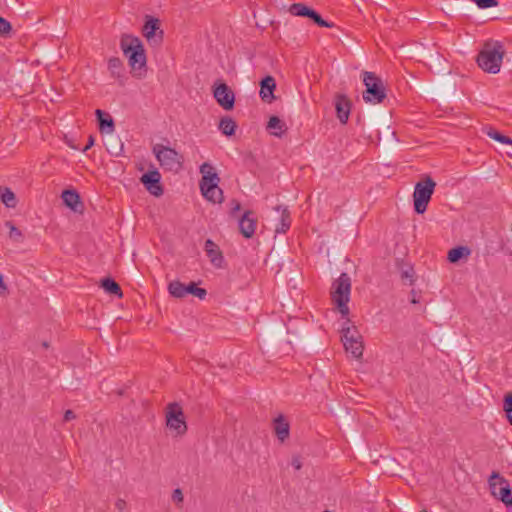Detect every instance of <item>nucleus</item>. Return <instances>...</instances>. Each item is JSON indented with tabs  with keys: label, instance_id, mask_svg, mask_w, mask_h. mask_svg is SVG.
<instances>
[{
	"label": "nucleus",
	"instance_id": "27",
	"mask_svg": "<svg viewBox=\"0 0 512 512\" xmlns=\"http://www.w3.org/2000/svg\"><path fill=\"white\" fill-rule=\"evenodd\" d=\"M186 285L175 280L168 284V292L174 298H183L186 296Z\"/></svg>",
	"mask_w": 512,
	"mask_h": 512
},
{
	"label": "nucleus",
	"instance_id": "26",
	"mask_svg": "<svg viewBox=\"0 0 512 512\" xmlns=\"http://www.w3.org/2000/svg\"><path fill=\"white\" fill-rule=\"evenodd\" d=\"M0 199L2 203L8 208H14L17 204L14 192L7 187L0 188Z\"/></svg>",
	"mask_w": 512,
	"mask_h": 512
},
{
	"label": "nucleus",
	"instance_id": "17",
	"mask_svg": "<svg viewBox=\"0 0 512 512\" xmlns=\"http://www.w3.org/2000/svg\"><path fill=\"white\" fill-rule=\"evenodd\" d=\"M273 430L277 439L283 443L290 436V424L285 417L280 414L273 420Z\"/></svg>",
	"mask_w": 512,
	"mask_h": 512
},
{
	"label": "nucleus",
	"instance_id": "48",
	"mask_svg": "<svg viewBox=\"0 0 512 512\" xmlns=\"http://www.w3.org/2000/svg\"><path fill=\"white\" fill-rule=\"evenodd\" d=\"M420 512H428L426 509L421 510Z\"/></svg>",
	"mask_w": 512,
	"mask_h": 512
},
{
	"label": "nucleus",
	"instance_id": "34",
	"mask_svg": "<svg viewBox=\"0 0 512 512\" xmlns=\"http://www.w3.org/2000/svg\"><path fill=\"white\" fill-rule=\"evenodd\" d=\"M503 408L509 423L512 425V393L505 395Z\"/></svg>",
	"mask_w": 512,
	"mask_h": 512
},
{
	"label": "nucleus",
	"instance_id": "38",
	"mask_svg": "<svg viewBox=\"0 0 512 512\" xmlns=\"http://www.w3.org/2000/svg\"><path fill=\"white\" fill-rule=\"evenodd\" d=\"M413 269H409V270H405L401 273V279L404 281V280H408L409 281V284L412 285L413 284Z\"/></svg>",
	"mask_w": 512,
	"mask_h": 512
},
{
	"label": "nucleus",
	"instance_id": "19",
	"mask_svg": "<svg viewBox=\"0 0 512 512\" xmlns=\"http://www.w3.org/2000/svg\"><path fill=\"white\" fill-rule=\"evenodd\" d=\"M275 210L279 213V223L276 225V233H286L291 226V215L287 206H277Z\"/></svg>",
	"mask_w": 512,
	"mask_h": 512
},
{
	"label": "nucleus",
	"instance_id": "43",
	"mask_svg": "<svg viewBox=\"0 0 512 512\" xmlns=\"http://www.w3.org/2000/svg\"><path fill=\"white\" fill-rule=\"evenodd\" d=\"M115 507L119 510V511H123L125 508H126V502L122 499H118L115 503Z\"/></svg>",
	"mask_w": 512,
	"mask_h": 512
},
{
	"label": "nucleus",
	"instance_id": "37",
	"mask_svg": "<svg viewBox=\"0 0 512 512\" xmlns=\"http://www.w3.org/2000/svg\"><path fill=\"white\" fill-rule=\"evenodd\" d=\"M11 30L10 23L0 16V33L4 34Z\"/></svg>",
	"mask_w": 512,
	"mask_h": 512
},
{
	"label": "nucleus",
	"instance_id": "7",
	"mask_svg": "<svg viewBox=\"0 0 512 512\" xmlns=\"http://www.w3.org/2000/svg\"><path fill=\"white\" fill-rule=\"evenodd\" d=\"M435 187L436 182L428 175L416 183L413 192V201L414 210L417 214H423L427 210Z\"/></svg>",
	"mask_w": 512,
	"mask_h": 512
},
{
	"label": "nucleus",
	"instance_id": "25",
	"mask_svg": "<svg viewBox=\"0 0 512 512\" xmlns=\"http://www.w3.org/2000/svg\"><path fill=\"white\" fill-rule=\"evenodd\" d=\"M218 127H219V130L225 136H232L235 134L237 124L231 117L225 116L220 119Z\"/></svg>",
	"mask_w": 512,
	"mask_h": 512
},
{
	"label": "nucleus",
	"instance_id": "42",
	"mask_svg": "<svg viewBox=\"0 0 512 512\" xmlns=\"http://www.w3.org/2000/svg\"><path fill=\"white\" fill-rule=\"evenodd\" d=\"M7 292V286L4 283L3 276L0 273V295H5Z\"/></svg>",
	"mask_w": 512,
	"mask_h": 512
},
{
	"label": "nucleus",
	"instance_id": "1",
	"mask_svg": "<svg viewBox=\"0 0 512 512\" xmlns=\"http://www.w3.org/2000/svg\"><path fill=\"white\" fill-rule=\"evenodd\" d=\"M120 46L128 59L132 73L141 76L146 66V55L141 40L136 36L125 34L121 37Z\"/></svg>",
	"mask_w": 512,
	"mask_h": 512
},
{
	"label": "nucleus",
	"instance_id": "46",
	"mask_svg": "<svg viewBox=\"0 0 512 512\" xmlns=\"http://www.w3.org/2000/svg\"><path fill=\"white\" fill-rule=\"evenodd\" d=\"M137 167L141 171H143L145 169V166L142 163H139Z\"/></svg>",
	"mask_w": 512,
	"mask_h": 512
},
{
	"label": "nucleus",
	"instance_id": "11",
	"mask_svg": "<svg viewBox=\"0 0 512 512\" xmlns=\"http://www.w3.org/2000/svg\"><path fill=\"white\" fill-rule=\"evenodd\" d=\"M213 96L217 103L225 110H232L235 104V95L231 88L224 82L218 80L213 86Z\"/></svg>",
	"mask_w": 512,
	"mask_h": 512
},
{
	"label": "nucleus",
	"instance_id": "14",
	"mask_svg": "<svg viewBox=\"0 0 512 512\" xmlns=\"http://www.w3.org/2000/svg\"><path fill=\"white\" fill-rule=\"evenodd\" d=\"M204 250L211 264L216 268H221L224 263V257L219 246L211 239L205 241Z\"/></svg>",
	"mask_w": 512,
	"mask_h": 512
},
{
	"label": "nucleus",
	"instance_id": "16",
	"mask_svg": "<svg viewBox=\"0 0 512 512\" xmlns=\"http://www.w3.org/2000/svg\"><path fill=\"white\" fill-rule=\"evenodd\" d=\"M490 493L491 495L505 504L508 508V512H512V487L506 485L505 487H495V484H491Z\"/></svg>",
	"mask_w": 512,
	"mask_h": 512
},
{
	"label": "nucleus",
	"instance_id": "18",
	"mask_svg": "<svg viewBox=\"0 0 512 512\" xmlns=\"http://www.w3.org/2000/svg\"><path fill=\"white\" fill-rule=\"evenodd\" d=\"M275 88H276L275 79L270 75L264 77L260 82V97H261V99L266 103H271L275 99V96L273 94Z\"/></svg>",
	"mask_w": 512,
	"mask_h": 512
},
{
	"label": "nucleus",
	"instance_id": "35",
	"mask_svg": "<svg viewBox=\"0 0 512 512\" xmlns=\"http://www.w3.org/2000/svg\"><path fill=\"white\" fill-rule=\"evenodd\" d=\"M479 8L485 9L497 6L498 0H473Z\"/></svg>",
	"mask_w": 512,
	"mask_h": 512
},
{
	"label": "nucleus",
	"instance_id": "10",
	"mask_svg": "<svg viewBox=\"0 0 512 512\" xmlns=\"http://www.w3.org/2000/svg\"><path fill=\"white\" fill-rule=\"evenodd\" d=\"M184 164V156L173 148L162 145V169L173 174L179 173Z\"/></svg>",
	"mask_w": 512,
	"mask_h": 512
},
{
	"label": "nucleus",
	"instance_id": "8",
	"mask_svg": "<svg viewBox=\"0 0 512 512\" xmlns=\"http://www.w3.org/2000/svg\"><path fill=\"white\" fill-rule=\"evenodd\" d=\"M363 82L366 90L363 92L365 102L379 104L386 98V89L383 81L374 72H363Z\"/></svg>",
	"mask_w": 512,
	"mask_h": 512
},
{
	"label": "nucleus",
	"instance_id": "33",
	"mask_svg": "<svg viewBox=\"0 0 512 512\" xmlns=\"http://www.w3.org/2000/svg\"><path fill=\"white\" fill-rule=\"evenodd\" d=\"M5 225L9 228V238L15 242H20L22 240L21 231L11 221H6Z\"/></svg>",
	"mask_w": 512,
	"mask_h": 512
},
{
	"label": "nucleus",
	"instance_id": "47",
	"mask_svg": "<svg viewBox=\"0 0 512 512\" xmlns=\"http://www.w3.org/2000/svg\"><path fill=\"white\" fill-rule=\"evenodd\" d=\"M44 347H48V344L46 342L43 343Z\"/></svg>",
	"mask_w": 512,
	"mask_h": 512
},
{
	"label": "nucleus",
	"instance_id": "49",
	"mask_svg": "<svg viewBox=\"0 0 512 512\" xmlns=\"http://www.w3.org/2000/svg\"><path fill=\"white\" fill-rule=\"evenodd\" d=\"M324 512H329V511H327V510H326V511H324Z\"/></svg>",
	"mask_w": 512,
	"mask_h": 512
},
{
	"label": "nucleus",
	"instance_id": "29",
	"mask_svg": "<svg viewBox=\"0 0 512 512\" xmlns=\"http://www.w3.org/2000/svg\"><path fill=\"white\" fill-rule=\"evenodd\" d=\"M483 131L486 133L488 137L491 139H494L495 141H498L502 144L512 145V138L501 134L496 129L492 127H485Z\"/></svg>",
	"mask_w": 512,
	"mask_h": 512
},
{
	"label": "nucleus",
	"instance_id": "6",
	"mask_svg": "<svg viewBox=\"0 0 512 512\" xmlns=\"http://www.w3.org/2000/svg\"><path fill=\"white\" fill-rule=\"evenodd\" d=\"M350 324L351 321L347 318L341 329V340L345 351L351 353L355 359H360L364 350L363 339L357 328Z\"/></svg>",
	"mask_w": 512,
	"mask_h": 512
},
{
	"label": "nucleus",
	"instance_id": "44",
	"mask_svg": "<svg viewBox=\"0 0 512 512\" xmlns=\"http://www.w3.org/2000/svg\"><path fill=\"white\" fill-rule=\"evenodd\" d=\"M153 153H154V155H155L156 159H157L158 161H160V146H159V145H155V146L153 147Z\"/></svg>",
	"mask_w": 512,
	"mask_h": 512
},
{
	"label": "nucleus",
	"instance_id": "39",
	"mask_svg": "<svg viewBox=\"0 0 512 512\" xmlns=\"http://www.w3.org/2000/svg\"><path fill=\"white\" fill-rule=\"evenodd\" d=\"M291 464L296 470H300L302 468V462L299 456H294Z\"/></svg>",
	"mask_w": 512,
	"mask_h": 512
},
{
	"label": "nucleus",
	"instance_id": "45",
	"mask_svg": "<svg viewBox=\"0 0 512 512\" xmlns=\"http://www.w3.org/2000/svg\"><path fill=\"white\" fill-rule=\"evenodd\" d=\"M94 144V139L92 138V136L89 137V141H88V144L85 146V148L83 149V151H86L88 150L90 147H92Z\"/></svg>",
	"mask_w": 512,
	"mask_h": 512
},
{
	"label": "nucleus",
	"instance_id": "22",
	"mask_svg": "<svg viewBox=\"0 0 512 512\" xmlns=\"http://www.w3.org/2000/svg\"><path fill=\"white\" fill-rule=\"evenodd\" d=\"M95 114L99 121L100 130L112 133L114 131V121L109 114H106L100 109L95 111Z\"/></svg>",
	"mask_w": 512,
	"mask_h": 512
},
{
	"label": "nucleus",
	"instance_id": "3",
	"mask_svg": "<svg viewBox=\"0 0 512 512\" xmlns=\"http://www.w3.org/2000/svg\"><path fill=\"white\" fill-rule=\"evenodd\" d=\"M504 53L501 42L486 43L477 56L478 66L485 72L496 74L500 71Z\"/></svg>",
	"mask_w": 512,
	"mask_h": 512
},
{
	"label": "nucleus",
	"instance_id": "24",
	"mask_svg": "<svg viewBox=\"0 0 512 512\" xmlns=\"http://www.w3.org/2000/svg\"><path fill=\"white\" fill-rule=\"evenodd\" d=\"M471 250L466 246H457L449 250L447 259L450 263H456L462 258H467Z\"/></svg>",
	"mask_w": 512,
	"mask_h": 512
},
{
	"label": "nucleus",
	"instance_id": "5",
	"mask_svg": "<svg viewBox=\"0 0 512 512\" xmlns=\"http://www.w3.org/2000/svg\"><path fill=\"white\" fill-rule=\"evenodd\" d=\"M166 429L173 438L183 437L188 430L186 417L182 406L177 403H169L165 413Z\"/></svg>",
	"mask_w": 512,
	"mask_h": 512
},
{
	"label": "nucleus",
	"instance_id": "31",
	"mask_svg": "<svg viewBox=\"0 0 512 512\" xmlns=\"http://www.w3.org/2000/svg\"><path fill=\"white\" fill-rule=\"evenodd\" d=\"M186 295L191 294L200 300L205 299L207 295V291L204 288H199L196 286L194 282H190L188 285H186Z\"/></svg>",
	"mask_w": 512,
	"mask_h": 512
},
{
	"label": "nucleus",
	"instance_id": "40",
	"mask_svg": "<svg viewBox=\"0 0 512 512\" xmlns=\"http://www.w3.org/2000/svg\"><path fill=\"white\" fill-rule=\"evenodd\" d=\"M231 205V215L235 216L236 212H238L241 209V205L237 200H232Z\"/></svg>",
	"mask_w": 512,
	"mask_h": 512
},
{
	"label": "nucleus",
	"instance_id": "21",
	"mask_svg": "<svg viewBox=\"0 0 512 512\" xmlns=\"http://www.w3.org/2000/svg\"><path fill=\"white\" fill-rule=\"evenodd\" d=\"M267 129L272 135L281 137L286 132L287 126L278 116H271L267 124Z\"/></svg>",
	"mask_w": 512,
	"mask_h": 512
},
{
	"label": "nucleus",
	"instance_id": "2",
	"mask_svg": "<svg viewBox=\"0 0 512 512\" xmlns=\"http://www.w3.org/2000/svg\"><path fill=\"white\" fill-rule=\"evenodd\" d=\"M202 178L199 182V188L203 197L212 203H221L223 201V191L219 187L220 177L215 168L208 162H204L200 168Z\"/></svg>",
	"mask_w": 512,
	"mask_h": 512
},
{
	"label": "nucleus",
	"instance_id": "23",
	"mask_svg": "<svg viewBox=\"0 0 512 512\" xmlns=\"http://www.w3.org/2000/svg\"><path fill=\"white\" fill-rule=\"evenodd\" d=\"M61 197L66 206L71 208L73 211L78 210L80 196L75 190H64Z\"/></svg>",
	"mask_w": 512,
	"mask_h": 512
},
{
	"label": "nucleus",
	"instance_id": "15",
	"mask_svg": "<svg viewBox=\"0 0 512 512\" xmlns=\"http://www.w3.org/2000/svg\"><path fill=\"white\" fill-rule=\"evenodd\" d=\"M257 220L252 211H246L239 219V231L245 238H251L256 229Z\"/></svg>",
	"mask_w": 512,
	"mask_h": 512
},
{
	"label": "nucleus",
	"instance_id": "41",
	"mask_svg": "<svg viewBox=\"0 0 512 512\" xmlns=\"http://www.w3.org/2000/svg\"><path fill=\"white\" fill-rule=\"evenodd\" d=\"M76 418L75 413L72 410H66L64 413V420L70 421Z\"/></svg>",
	"mask_w": 512,
	"mask_h": 512
},
{
	"label": "nucleus",
	"instance_id": "28",
	"mask_svg": "<svg viewBox=\"0 0 512 512\" xmlns=\"http://www.w3.org/2000/svg\"><path fill=\"white\" fill-rule=\"evenodd\" d=\"M101 287L111 295L122 297V290L118 283L111 278H105L101 281Z\"/></svg>",
	"mask_w": 512,
	"mask_h": 512
},
{
	"label": "nucleus",
	"instance_id": "13",
	"mask_svg": "<svg viewBox=\"0 0 512 512\" xmlns=\"http://www.w3.org/2000/svg\"><path fill=\"white\" fill-rule=\"evenodd\" d=\"M335 109L337 118L339 119L341 124H346L350 111H351V101L350 99L343 94H338L335 97Z\"/></svg>",
	"mask_w": 512,
	"mask_h": 512
},
{
	"label": "nucleus",
	"instance_id": "32",
	"mask_svg": "<svg viewBox=\"0 0 512 512\" xmlns=\"http://www.w3.org/2000/svg\"><path fill=\"white\" fill-rule=\"evenodd\" d=\"M122 61L117 58L113 57L110 58L108 61V68L113 76L119 77L122 71Z\"/></svg>",
	"mask_w": 512,
	"mask_h": 512
},
{
	"label": "nucleus",
	"instance_id": "36",
	"mask_svg": "<svg viewBox=\"0 0 512 512\" xmlns=\"http://www.w3.org/2000/svg\"><path fill=\"white\" fill-rule=\"evenodd\" d=\"M172 500L177 506H181L183 503L184 497L182 490L180 488H177L172 493Z\"/></svg>",
	"mask_w": 512,
	"mask_h": 512
},
{
	"label": "nucleus",
	"instance_id": "4",
	"mask_svg": "<svg viewBox=\"0 0 512 512\" xmlns=\"http://www.w3.org/2000/svg\"><path fill=\"white\" fill-rule=\"evenodd\" d=\"M351 285L350 276L343 272L331 286V300L343 318L349 315L348 302L350 300Z\"/></svg>",
	"mask_w": 512,
	"mask_h": 512
},
{
	"label": "nucleus",
	"instance_id": "9",
	"mask_svg": "<svg viewBox=\"0 0 512 512\" xmlns=\"http://www.w3.org/2000/svg\"><path fill=\"white\" fill-rule=\"evenodd\" d=\"M289 13L293 16L306 17L312 20L319 27L332 28L334 23L324 20L321 15L313 8L303 3H293L288 9Z\"/></svg>",
	"mask_w": 512,
	"mask_h": 512
},
{
	"label": "nucleus",
	"instance_id": "30",
	"mask_svg": "<svg viewBox=\"0 0 512 512\" xmlns=\"http://www.w3.org/2000/svg\"><path fill=\"white\" fill-rule=\"evenodd\" d=\"M489 489H491V484H495V487H505L506 485H510L509 481L504 478L498 471H493L489 476L488 480Z\"/></svg>",
	"mask_w": 512,
	"mask_h": 512
},
{
	"label": "nucleus",
	"instance_id": "20",
	"mask_svg": "<svg viewBox=\"0 0 512 512\" xmlns=\"http://www.w3.org/2000/svg\"><path fill=\"white\" fill-rule=\"evenodd\" d=\"M159 28V20L155 17L147 15L145 17V23L142 28L143 36L148 42L154 40L155 32Z\"/></svg>",
	"mask_w": 512,
	"mask_h": 512
},
{
	"label": "nucleus",
	"instance_id": "12",
	"mask_svg": "<svg viewBox=\"0 0 512 512\" xmlns=\"http://www.w3.org/2000/svg\"><path fill=\"white\" fill-rule=\"evenodd\" d=\"M140 181L151 194L160 195V174L156 168L143 174Z\"/></svg>",
	"mask_w": 512,
	"mask_h": 512
}]
</instances>
